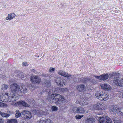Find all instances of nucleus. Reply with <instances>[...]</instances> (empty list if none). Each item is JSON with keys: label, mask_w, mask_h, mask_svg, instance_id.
I'll return each mask as SVG.
<instances>
[{"label": "nucleus", "mask_w": 123, "mask_h": 123, "mask_svg": "<svg viewBox=\"0 0 123 123\" xmlns=\"http://www.w3.org/2000/svg\"><path fill=\"white\" fill-rule=\"evenodd\" d=\"M11 90L10 94L6 93L5 94L2 93H0V100L4 102H15L19 98V95H17L15 97L14 92H17L19 91V86L15 84H12L10 86Z\"/></svg>", "instance_id": "f257e3e1"}, {"label": "nucleus", "mask_w": 123, "mask_h": 123, "mask_svg": "<svg viewBox=\"0 0 123 123\" xmlns=\"http://www.w3.org/2000/svg\"><path fill=\"white\" fill-rule=\"evenodd\" d=\"M47 92L49 93L48 98H47L48 101L51 103H54L58 105L61 108L64 107L67 101L64 97L58 94H54L51 90H48Z\"/></svg>", "instance_id": "f03ea898"}, {"label": "nucleus", "mask_w": 123, "mask_h": 123, "mask_svg": "<svg viewBox=\"0 0 123 123\" xmlns=\"http://www.w3.org/2000/svg\"><path fill=\"white\" fill-rule=\"evenodd\" d=\"M120 74L119 73L113 72L110 74V77L109 79L111 80V78L114 76L113 82L114 84L117 86H123V78L121 79H118L119 77Z\"/></svg>", "instance_id": "7ed1b4c3"}, {"label": "nucleus", "mask_w": 123, "mask_h": 123, "mask_svg": "<svg viewBox=\"0 0 123 123\" xmlns=\"http://www.w3.org/2000/svg\"><path fill=\"white\" fill-rule=\"evenodd\" d=\"M90 109H92L98 110L99 111V113H97V114L101 115L103 113V112L106 109V107L104 105H102L101 103H98L96 105H91L90 106Z\"/></svg>", "instance_id": "20e7f679"}, {"label": "nucleus", "mask_w": 123, "mask_h": 123, "mask_svg": "<svg viewBox=\"0 0 123 123\" xmlns=\"http://www.w3.org/2000/svg\"><path fill=\"white\" fill-rule=\"evenodd\" d=\"M95 95L97 98L101 101H106L109 99V95L107 92H101L99 91L97 92Z\"/></svg>", "instance_id": "39448f33"}, {"label": "nucleus", "mask_w": 123, "mask_h": 123, "mask_svg": "<svg viewBox=\"0 0 123 123\" xmlns=\"http://www.w3.org/2000/svg\"><path fill=\"white\" fill-rule=\"evenodd\" d=\"M21 113L25 115L26 116V118H23L21 121V123H24L26 120V119H29L31 118L32 117V114L29 111H28L26 110H24Z\"/></svg>", "instance_id": "423d86ee"}, {"label": "nucleus", "mask_w": 123, "mask_h": 123, "mask_svg": "<svg viewBox=\"0 0 123 123\" xmlns=\"http://www.w3.org/2000/svg\"><path fill=\"white\" fill-rule=\"evenodd\" d=\"M16 84L19 86V92H15L13 93H15V97L17 95H18V94H17L16 93L18 92L19 91H20V92L22 93H25L27 92L28 91V89L26 86H25V85H23V84H22L21 85V87L20 88L19 86L17 84L15 83H14L13 84ZM18 95H19L18 94Z\"/></svg>", "instance_id": "0eeeda50"}, {"label": "nucleus", "mask_w": 123, "mask_h": 123, "mask_svg": "<svg viewBox=\"0 0 123 123\" xmlns=\"http://www.w3.org/2000/svg\"><path fill=\"white\" fill-rule=\"evenodd\" d=\"M99 123H112L111 119L107 116H103L99 118Z\"/></svg>", "instance_id": "6e6552de"}, {"label": "nucleus", "mask_w": 123, "mask_h": 123, "mask_svg": "<svg viewBox=\"0 0 123 123\" xmlns=\"http://www.w3.org/2000/svg\"><path fill=\"white\" fill-rule=\"evenodd\" d=\"M55 81L58 85L61 86H65L66 84L65 80L60 77L57 78Z\"/></svg>", "instance_id": "1a4fd4ad"}, {"label": "nucleus", "mask_w": 123, "mask_h": 123, "mask_svg": "<svg viewBox=\"0 0 123 123\" xmlns=\"http://www.w3.org/2000/svg\"><path fill=\"white\" fill-rule=\"evenodd\" d=\"M30 80L32 83L38 84L41 81V79L40 77L33 75H31Z\"/></svg>", "instance_id": "9d476101"}, {"label": "nucleus", "mask_w": 123, "mask_h": 123, "mask_svg": "<svg viewBox=\"0 0 123 123\" xmlns=\"http://www.w3.org/2000/svg\"><path fill=\"white\" fill-rule=\"evenodd\" d=\"M12 105H21L24 106L26 107H28L30 106L29 105L27 104L24 101H20L18 102H17L16 103V102H13L12 103Z\"/></svg>", "instance_id": "9b49d317"}, {"label": "nucleus", "mask_w": 123, "mask_h": 123, "mask_svg": "<svg viewBox=\"0 0 123 123\" xmlns=\"http://www.w3.org/2000/svg\"><path fill=\"white\" fill-rule=\"evenodd\" d=\"M101 89L105 91L111 90L112 89L111 87L109 84H103L100 85Z\"/></svg>", "instance_id": "f8f14e48"}, {"label": "nucleus", "mask_w": 123, "mask_h": 123, "mask_svg": "<svg viewBox=\"0 0 123 123\" xmlns=\"http://www.w3.org/2000/svg\"><path fill=\"white\" fill-rule=\"evenodd\" d=\"M94 76L96 78L100 80H105L109 78V75L108 74H103L98 76Z\"/></svg>", "instance_id": "ddd939ff"}, {"label": "nucleus", "mask_w": 123, "mask_h": 123, "mask_svg": "<svg viewBox=\"0 0 123 123\" xmlns=\"http://www.w3.org/2000/svg\"><path fill=\"white\" fill-rule=\"evenodd\" d=\"M33 113L34 114H36L38 116L41 115H47V114L46 112H44L42 111H39L36 110V109L34 110H33Z\"/></svg>", "instance_id": "4468645a"}, {"label": "nucleus", "mask_w": 123, "mask_h": 123, "mask_svg": "<svg viewBox=\"0 0 123 123\" xmlns=\"http://www.w3.org/2000/svg\"><path fill=\"white\" fill-rule=\"evenodd\" d=\"M58 73L59 75L67 77H70L71 75L68 74V73L62 70H60L58 71Z\"/></svg>", "instance_id": "2eb2a0df"}, {"label": "nucleus", "mask_w": 123, "mask_h": 123, "mask_svg": "<svg viewBox=\"0 0 123 123\" xmlns=\"http://www.w3.org/2000/svg\"><path fill=\"white\" fill-rule=\"evenodd\" d=\"M110 111L111 112H113V113L116 112V113H119L122 115L123 116V113L121 112V111H120V109L118 107H116V108H111L110 109Z\"/></svg>", "instance_id": "dca6fc26"}, {"label": "nucleus", "mask_w": 123, "mask_h": 123, "mask_svg": "<svg viewBox=\"0 0 123 123\" xmlns=\"http://www.w3.org/2000/svg\"><path fill=\"white\" fill-rule=\"evenodd\" d=\"M51 121L49 119L42 118L37 122V123H51Z\"/></svg>", "instance_id": "f3484780"}, {"label": "nucleus", "mask_w": 123, "mask_h": 123, "mask_svg": "<svg viewBox=\"0 0 123 123\" xmlns=\"http://www.w3.org/2000/svg\"><path fill=\"white\" fill-rule=\"evenodd\" d=\"M80 101L77 100L76 101L77 103L81 105H87L88 104V101L87 100H85L84 98L80 99Z\"/></svg>", "instance_id": "a211bd4d"}, {"label": "nucleus", "mask_w": 123, "mask_h": 123, "mask_svg": "<svg viewBox=\"0 0 123 123\" xmlns=\"http://www.w3.org/2000/svg\"><path fill=\"white\" fill-rule=\"evenodd\" d=\"M15 16V14L13 13L9 14H8L7 17L6 18V20H12L14 18Z\"/></svg>", "instance_id": "6ab92c4d"}, {"label": "nucleus", "mask_w": 123, "mask_h": 123, "mask_svg": "<svg viewBox=\"0 0 123 123\" xmlns=\"http://www.w3.org/2000/svg\"><path fill=\"white\" fill-rule=\"evenodd\" d=\"M76 88L79 92H81L85 89V87L84 85L82 84L77 86Z\"/></svg>", "instance_id": "aec40b11"}, {"label": "nucleus", "mask_w": 123, "mask_h": 123, "mask_svg": "<svg viewBox=\"0 0 123 123\" xmlns=\"http://www.w3.org/2000/svg\"><path fill=\"white\" fill-rule=\"evenodd\" d=\"M95 118L93 117H90L89 118H87L85 120V122L86 123H92L94 122Z\"/></svg>", "instance_id": "412c9836"}, {"label": "nucleus", "mask_w": 123, "mask_h": 123, "mask_svg": "<svg viewBox=\"0 0 123 123\" xmlns=\"http://www.w3.org/2000/svg\"><path fill=\"white\" fill-rule=\"evenodd\" d=\"M85 110L84 108L81 107H78V111H77V113L84 114L85 113Z\"/></svg>", "instance_id": "4be33fe9"}, {"label": "nucleus", "mask_w": 123, "mask_h": 123, "mask_svg": "<svg viewBox=\"0 0 123 123\" xmlns=\"http://www.w3.org/2000/svg\"><path fill=\"white\" fill-rule=\"evenodd\" d=\"M0 115L3 117L7 118L10 116L9 114L2 112L1 111L0 112Z\"/></svg>", "instance_id": "5701e85b"}, {"label": "nucleus", "mask_w": 123, "mask_h": 123, "mask_svg": "<svg viewBox=\"0 0 123 123\" xmlns=\"http://www.w3.org/2000/svg\"><path fill=\"white\" fill-rule=\"evenodd\" d=\"M7 123H17V120L15 119H12L10 120H8Z\"/></svg>", "instance_id": "b1692460"}, {"label": "nucleus", "mask_w": 123, "mask_h": 123, "mask_svg": "<svg viewBox=\"0 0 123 123\" xmlns=\"http://www.w3.org/2000/svg\"><path fill=\"white\" fill-rule=\"evenodd\" d=\"M44 83L43 84V86H45L47 88H49L50 86V84L49 81H46L44 82Z\"/></svg>", "instance_id": "393cba45"}, {"label": "nucleus", "mask_w": 123, "mask_h": 123, "mask_svg": "<svg viewBox=\"0 0 123 123\" xmlns=\"http://www.w3.org/2000/svg\"><path fill=\"white\" fill-rule=\"evenodd\" d=\"M57 89H59L61 92H66L67 91H68L69 89L68 88H58Z\"/></svg>", "instance_id": "a878e982"}, {"label": "nucleus", "mask_w": 123, "mask_h": 123, "mask_svg": "<svg viewBox=\"0 0 123 123\" xmlns=\"http://www.w3.org/2000/svg\"><path fill=\"white\" fill-rule=\"evenodd\" d=\"M16 114H15V117L17 118L19 117L21 115V113L18 110H17L16 111Z\"/></svg>", "instance_id": "bb28decb"}, {"label": "nucleus", "mask_w": 123, "mask_h": 123, "mask_svg": "<svg viewBox=\"0 0 123 123\" xmlns=\"http://www.w3.org/2000/svg\"><path fill=\"white\" fill-rule=\"evenodd\" d=\"M8 88V86L6 84H3L1 85V89L2 90H6Z\"/></svg>", "instance_id": "cd10ccee"}, {"label": "nucleus", "mask_w": 123, "mask_h": 123, "mask_svg": "<svg viewBox=\"0 0 123 123\" xmlns=\"http://www.w3.org/2000/svg\"><path fill=\"white\" fill-rule=\"evenodd\" d=\"M78 111V107H75L73 108L72 109V112L74 113H77Z\"/></svg>", "instance_id": "c85d7f7f"}, {"label": "nucleus", "mask_w": 123, "mask_h": 123, "mask_svg": "<svg viewBox=\"0 0 123 123\" xmlns=\"http://www.w3.org/2000/svg\"><path fill=\"white\" fill-rule=\"evenodd\" d=\"M58 109V108L55 106H53L51 107V109L53 111H56Z\"/></svg>", "instance_id": "c756f323"}, {"label": "nucleus", "mask_w": 123, "mask_h": 123, "mask_svg": "<svg viewBox=\"0 0 123 123\" xmlns=\"http://www.w3.org/2000/svg\"><path fill=\"white\" fill-rule=\"evenodd\" d=\"M84 116L82 115H77L75 116V118L77 119H80L81 118L83 117Z\"/></svg>", "instance_id": "7c9ffc66"}, {"label": "nucleus", "mask_w": 123, "mask_h": 123, "mask_svg": "<svg viewBox=\"0 0 123 123\" xmlns=\"http://www.w3.org/2000/svg\"><path fill=\"white\" fill-rule=\"evenodd\" d=\"M7 105L6 104L0 102V107H5Z\"/></svg>", "instance_id": "2f4dec72"}, {"label": "nucleus", "mask_w": 123, "mask_h": 123, "mask_svg": "<svg viewBox=\"0 0 123 123\" xmlns=\"http://www.w3.org/2000/svg\"><path fill=\"white\" fill-rule=\"evenodd\" d=\"M114 122L115 123H122V121L120 120H116V119H114Z\"/></svg>", "instance_id": "473e14b6"}, {"label": "nucleus", "mask_w": 123, "mask_h": 123, "mask_svg": "<svg viewBox=\"0 0 123 123\" xmlns=\"http://www.w3.org/2000/svg\"><path fill=\"white\" fill-rule=\"evenodd\" d=\"M18 76L20 78L22 79L24 77L23 74V73H19Z\"/></svg>", "instance_id": "72a5a7b5"}, {"label": "nucleus", "mask_w": 123, "mask_h": 123, "mask_svg": "<svg viewBox=\"0 0 123 123\" xmlns=\"http://www.w3.org/2000/svg\"><path fill=\"white\" fill-rule=\"evenodd\" d=\"M55 70V68H52V67H50L49 68V72H52L54 71Z\"/></svg>", "instance_id": "f704fd0d"}, {"label": "nucleus", "mask_w": 123, "mask_h": 123, "mask_svg": "<svg viewBox=\"0 0 123 123\" xmlns=\"http://www.w3.org/2000/svg\"><path fill=\"white\" fill-rule=\"evenodd\" d=\"M28 64L27 62H24L22 63V65L23 66H27L28 65Z\"/></svg>", "instance_id": "c9c22d12"}, {"label": "nucleus", "mask_w": 123, "mask_h": 123, "mask_svg": "<svg viewBox=\"0 0 123 123\" xmlns=\"http://www.w3.org/2000/svg\"><path fill=\"white\" fill-rule=\"evenodd\" d=\"M29 89L30 90L32 91V90L34 89V86H32V85H31V86H30Z\"/></svg>", "instance_id": "e433bc0d"}, {"label": "nucleus", "mask_w": 123, "mask_h": 123, "mask_svg": "<svg viewBox=\"0 0 123 123\" xmlns=\"http://www.w3.org/2000/svg\"><path fill=\"white\" fill-rule=\"evenodd\" d=\"M91 81L93 84H95V83H97V81L94 80H92Z\"/></svg>", "instance_id": "4c0bfd02"}, {"label": "nucleus", "mask_w": 123, "mask_h": 123, "mask_svg": "<svg viewBox=\"0 0 123 123\" xmlns=\"http://www.w3.org/2000/svg\"><path fill=\"white\" fill-rule=\"evenodd\" d=\"M4 122L2 118H0V123H4Z\"/></svg>", "instance_id": "58836bf2"}, {"label": "nucleus", "mask_w": 123, "mask_h": 123, "mask_svg": "<svg viewBox=\"0 0 123 123\" xmlns=\"http://www.w3.org/2000/svg\"><path fill=\"white\" fill-rule=\"evenodd\" d=\"M34 100L32 99V100H31V102H30L29 100H28V103H29L30 104H31L32 103H33Z\"/></svg>", "instance_id": "ea45409f"}, {"label": "nucleus", "mask_w": 123, "mask_h": 123, "mask_svg": "<svg viewBox=\"0 0 123 123\" xmlns=\"http://www.w3.org/2000/svg\"><path fill=\"white\" fill-rule=\"evenodd\" d=\"M47 76L48 77H49V78H50L51 77H52V75H50V74H48L47 75Z\"/></svg>", "instance_id": "a19ab883"}, {"label": "nucleus", "mask_w": 123, "mask_h": 123, "mask_svg": "<svg viewBox=\"0 0 123 123\" xmlns=\"http://www.w3.org/2000/svg\"><path fill=\"white\" fill-rule=\"evenodd\" d=\"M35 70L34 69L31 70V72H35Z\"/></svg>", "instance_id": "79ce46f5"}, {"label": "nucleus", "mask_w": 123, "mask_h": 123, "mask_svg": "<svg viewBox=\"0 0 123 123\" xmlns=\"http://www.w3.org/2000/svg\"><path fill=\"white\" fill-rule=\"evenodd\" d=\"M88 111H86V113H88Z\"/></svg>", "instance_id": "37998d69"}, {"label": "nucleus", "mask_w": 123, "mask_h": 123, "mask_svg": "<svg viewBox=\"0 0 123 123\" xmlns=\"http://www.w3.org/2000/svg\"><path fill=\"white\" fill-rule=\"evenodd\" d=\"M122 98H123V94H122Z\"/></svg>", "instance_id": "c03bdc74"}, {"label": "nucleus", "mask_w": 123, "mask_h": 123, "mask_svg": "<svg viewBox=\"0 0 123 123\" xmlns=\"http://www.w3.org/2000/svg\"><path fill=\"white\" fill-rule=\"evenodd\" d=\"M84 79H85V80L86 81V79L85 78Z\"/></svg>", "instance_id": "a18cd8bd"}, {"label": "nucleus", "mask_w": 123, "mask_h": 123, "mask_svg": "<svg viewBox=\"0 0 123 123\" xmlns=\"http://www.w3.org/2000/svg\"><path fill=\"white\" fill-rule=\"evenodd\" d=\"M83 82L85 83V82H86L85 81H84Z\"/></svg>", "instance_id": "49530a36"}, {"label": "nucleus", "mask_w": 123, "mask_h": 123, "mask_svg": "<svg viewBox=\"0 0 123 123\" xmlns=\"http://www.w3.org/2000/svg\"><path fill=\"white\" fill-rule=\"evenodd\" d=\"M47 111V110H46V111Z\"/></svg>", "instance_id": "de8ad7c7"}]
</instances>
